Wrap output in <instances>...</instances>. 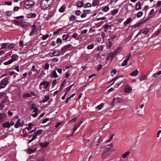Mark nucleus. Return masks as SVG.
<instances>
[{
    "label": "nucleus",
    "mask_w": 161,
    "mask_h": 161,
    "mask_svg": "<svg viewBox=\"0 0 161 161\" xmlns=\"http://www.w3.org/2000/svg\"><path fill=\"white\" fill-rule=\"evenodd\" d=\"M54 0H42L41 3V7L44 8H48L52 5Z\"/></svg>",
    "instance_id": "obj_1"
},
{
    "label": "nucleus",
    "mask_w": 161,
    "mask_h": 161,
    "mask_svg": "<svg viewBox=\"0 0 161 161\" xmlns=\"http://www.w3.org/2000/svg\"><path fill=\"white\" fill-rule=\"evenodd\" d=\"M8 79L5 78L2 80L0 82V89L4 88L8 84Z\"/></svg>",
    "instance_id": "obj_2"
},
{
    "label": "nucleus",
    "mask_w": 161,
    "mask_h": 161,
    "mask_svg": "<svg viewBox=\"0 0 161 161\" xmlns=\"http://www.w3.org/2000/svg\"><path fill=\"white\" fill-rule=\"evenodd\" d=\"M35 3V2L32 0H27L25 3V6L27 8H30L32 5H34Z\"/></svg>",
    "instance_id": "obj_3"
},
{
    "label": "nucleus",
    "mask_w": 161,
    "mask_h": 161,
    "mask_svg": "<svg viewBox=\"0 0 161 161\" xmlns=\"http://www.w3.org/2000/svg\"><path fill=\"white\" fill-rule=\"evenodd\" d=\"M144 106V104H143L138 105L136 107V109L137 110V112L138 113L142 114V110L141 109Z\"/></svg>",
    "instance_id": "obj_4"
},
{
    "label": "nucleus",
    "mask_w": 161,
    "mask_h": 161,
    "mask_svg": "<svg viewBox=\"0 0 161 161\" xmlns=\"http://www.w3.org/2000/svg\"><path fill=\"white\" fill-rule=\"evenodd\" d=\"M132 89L131 86L129 85H126L125 86L124 89V92L126 93L130 92L132 90Z\"/></svg>",
    "instance_id": "obj_5"
},
{
    "label": "nucleus",
    "mask_w": 161,
    "mask_h": 161,
    "mask_svg": "<svg viewBox=\"0 0 161 161\" xmlns=\"http://www.w3.org/2000/svg\"><path fill=\"white\" fill-rule=\"evenodd\" d=\"M49 85V82L47 81H43L41 82L40 84V89H41L42 86H43L45 89H47Z\"/></svg>",
    "instance_id": "obj_6"
},
{
    "label": "nucleus",
    "mask_w": 161,
    "mask_h": 161,
    "mask_svg": "<svg viewBox=\"0 0 161 161\" xmlns=\"http://www.w3.org/2000/svg\"><path fill=\"white\" fill-rule=\"evenodd\" d=\"M71 46V45L70 44H68L67 45H65L62 47L61 48V50H62V52L63 53H65L66 52L69 48Z\"/></svg>",
    "instance_id": "obj_7"
},
{
    "label": "nucleus",
    "mask_w": 161,
    "mask_h": 161,
    "mask_svg": "<svg viewBox=\"0 0 161 161\" xmlns=\"http://www.w3.org/2000/svg\"><path fill=\"white\" fill-rule=\"evenodd\" d=\"M147 21V19H145V20L141 21L138 23H136L134 26H133L134 28H136L137 27L140 26L141 24H144L145 22H146Z\"/></svg>",
    "instance_id": "obj_8"
},
{
    "label": "nucleus",
    "mask_w": 161,
    "mask_h": 161,
    "mask_svg": "<svg viewBox=\"0 0 161 161\" xmlns=\"http://www.w3.org/2000/svg\"><path fill=\"white\" fill-rule=\"evenodd\" d=\"M130 54H129L128 55L127 58L126 59H125L122 63V66H125L127 65V62L129 60V58L130 57Z\"/></svg>",
    "instance_id": "obj_9"
},
{
    "label": "nucleus",
    "mask_w": 161,
    "mask_h": 161,
    "mask_svg": "<svg viewBox=\"0 0 161 161\" xmlns=\"http://www.w3.org/2000/svg\"><path fill=\"white\" fill-rule=\"evenodd\" d=\"M6 115L4 113H0V123L3 121L5 119Z\"/></svg>",
    "instance_id": "obj_10"
},
{
    "label": "nucleus",
    "mask_w": 161,
    "mask_h": 161,
    "mask_svg": "<svg viewBox=\"0 0 161 161\" xmlns=\"http://www.w3.org/2000/svg\"><path fill=\"white\" fill-rule=\"evenodd\" d=\"M20 25L23 28H26L29 26V24L25 21L21 22Z\"/></svg>",
    "instance_id": "obj_11"
},
{
    "label": "nucleus",
    "mask_w": 161,
    "mask_h": 161,
    "mask_svg": "<svg viewBox=\"0 0 161 161\" xmlns=\"http://www.w3.org/2000/svg\"><path fill=\"white\" fill-rule=\"evenodd\" d=\"M135 8L137 10H140L142 8L141 3L140 2H138L136 3Z\"/></svg>",
    "instance_id": "obj_12"
},
{
    "label": "nucleus",
    "mask_w": 161,
    "mask_h": 161,
    "mask_svg": "<svg viewBox=\"0 0 161 161\" xmlns=\"http://www.w3.org/2000/svg\"><path fill=\"white\" fill-rule=\"evenodd\" d=\"M82 121H80V122L78 123L75 126L73 130V132H74L80 126L82 123Z\"/></svg>",
    "instance_id": "obj_13"
},
{
    "label": "nucleus",
    "mask_w": 161,
    "mask_h": 161,
    "mask_svg": "<svg viewBox=\"0 0 161 161\" xmlns=\"http://www.w3.org/2000/svg\"><path fill=\"white\" fill-rule=\"evenodd\" d=\"M115 101L116 103H121L122 102V99L119 97H117L116 98H114V102Z\"/></svg>",
    "instance_id": "obj_14"
},
{
    "label": "nucleus",
    "mask_w": 161,
    "mask_h": 161,
    "mask_svg": "<svg viewBox=\"0 0 161 161\" xmlns=\"http://www.w3.org/2000/svg\"><path fill=\"white\" fill-rule=\"evenodd\" d=\"M36 16V14L35 13H30L26 15V17L27 18H34Z\"/></svg>",
    "instance_id": "obj_15"
},
{
    "label": "nucleus",
    "mask_w": 161,
    "mask_h": 161,
    "mask_svg": "<svg viewBox=\"0 0 161 161\" xmlns=\"http://www.w3.org/2000/svg\"><path fill=\"white\" fill-rule=\"evenodd\" d=\"M49 144V142H46L44 143L42 142L40 143L39 145L42 147H47Z\"/></svg>",
    "instance_id": "obj_16"
},
{
    "label": "nucleus",
    "mask_w": 161,
    "mask_h": 161,
    "mask_svg": "<svg viewBox=\"0 0 161 161\" xmlns=\"http://www.w3.org/2000/svg\"><path fill=\"white\" fill-rule=\"evenodd\" d=\"M84 3L82 1H78L76 3V6L79 8H81L83 6Z\"/></svg>",
    "instance_id": "obj_17"
},
{
    "label": "nucleus",
    "mask_w": 161,
    "mask_h": 161,
    "mask_svg": "<svg viewBox=\"0 0 161 161\" xmlns=\"http://www.w3.org/2000/svg\"><path fill=\"white\" fill-rule=\"evenodd\" d=\"M54 56H58L61 53L60 51L59 50H55L53 52Z\"/></svg>",
    "instance_id": "obj_18"
},
{
    "label": "nucleus",
    "mask_w": 161,
    "mask_h": 161,
    "mask_svg": "<svg viewBox=\"0 0 161 161\" xmlns=\"http://www.w3.org/2000/svg\"><path fill=\"white\" fill-rule=\"evenodd\" d=\"M21 123L20 122V119H18L17 122H16L14 126L15 127L17 128H18L19 126H22V125H20Z\"/></svg>",
    "instance_id": "obj_19"
},
{
    "label": "nucleus",
    "mask_w": 161,
    "mask_h": 161,
    "mask_svg": "<svg viewBox=\"0 0 161 161\" xmlns=\"http://www.w3.org/2000/svg\"><path fill=\"white\" fill-rule=\"evenodd\" d=\"M11 59L13 60V62L14 61H16L18 59V56L15 54H13L11 56Z\"/></svg>",
    "instance_id": "obj_20"
},
{
    "label": "nucleus",
    "mask_w": 161,
    "mask_h": 161,
    "mask_svg": "<svg viewBox=\"0 0 161 161\" xmlns=\"http://www.w3.org/2000/svg\"><path fill=\"white\" fill-rule=\"evenodd\" d=\"M130 152L129 151H127L125 153H123L122 155V158H125L127 157L129 155Z\"/></svg>",
    "instance_id": "obj_21"
},
{
    "label": "nucleus",
    "mask_w": 161,
    "mask_h": 161,
    "mask_svg": "<svg viewBox=\"0 0 161 161\" xmlns=\"http://www.w3.org/2000/svg\"><path fill=\"white\" fill-rule=\"evenodd\" d=\"M138 71L137 70H136L132 72L130 74L131 76H135L137 75L138 74Z\"/></svg>",
    "instance_id": "obj_22"
},
{
    "label": "nucleus",
    "mask_w": 161,
    "mask_h": 161,
    "mask_svg": "<svg viewBox=\"0 0 161 161\" xmlns=\"http://www.w3.org/2000/svg\"><path fill=\"white\" fill-rule=\"evenodd\" d=\"M3 126L5 128H9L10 127V125L9 122H7L3 124Z\"/></svg>",
    "instance_id": "obj_23"
},
{
    "label": "nucleus",
    "mask_w": 161,
    "mask_h": 161,
    "mask_svg": "<svg viewBox=\"0 0 161 161\" xmlns=\"http://www.w3.org/2000/svg\"><path fill=\"white\" fill-rule=\"evenodd\" d=\"M103 103H101L99 105L97 106L96 107V111H97L101 109L103 106Z\"/></svg>",
    "instance_id": "obj_24"
},
{
    "label": "nucleus",
    "mask_w": 161,
    "mask_h": 161,
    "mask_svg": "<svg viewBox=\"0 0 161 161\" xmlns=\"http://www.w3.org/2000/svg\"><path fill=\"white\" fill-rule=\"evenodd\" d=\"M111 28V27L110 26L108 25H106L104 27V31L105 32H107L108 30H110Z\"/></svg>",
    "instance_id": "obj_25"
},
{
    "label": "nucleus",
    "mask_w": 161,
    "mask_h": 161,
    "mask_svg": "<svg viewBox=\"0 0 161 161\" xmlns=\"http://www.w3.org/2000/svg\"><path fill=\"white\" fill-rule=\"evenodd\" d=\"M52 76L54 78H57L58 77V76L55 70H53L52 74Z\"/></svg>",
    "instance_id": "obj_26"
},
{
    "label": "nucleus",
    "mask_w": 161,
    "mask_h": 161,
    "mask_svg": "<svg viewBox=\"0 0 161 161\" xmlns=\"http://www.w3.org/2000/svg\"><path fill=\"white\" fill-rule=\"evenodd\" d=\"M131 20L132 19L131 18H129L126 20L124 23V25L125 26L126 25L131 21Z\"/></svg>",
    "instance_id": "obj_27"
},
{
    "label": "nucleus",
    "mask_w": 161,
    "mask_h": 161,
    "mask_svg": "<svg viewBox=\"0 0 161 161\" xmlns=\"http://www.w3.org/2000/svg\"><path fill=\"white\" fill-rule=\"evenodd\" d=\"M32 30L30 34V35L32 36V35L34 34L35 31V30L36 29V26L35 25H32Z\"/></svg>",
    "instance_id": "obj_28"
},
{
    "label": "nucleus",
    "mask_w": 161,
    "mask_h": 161,
    "mask_svg": "<svg viewBox=\"0 0 161 161\" xmlns=\"http://www.w3.org/2000/svg\"><path fill=\"white\" fill-rule=\"evenodd\" d=\"M49 99V96L48 95H46L45 96L44 98L42 99V102L43 103H45Z\"/></svg>",
    "instance_id": "obj_29"
},
{
    "label": "nucleus",
    "mask_w": 161,
    "mask_h": 161,
    "mask_svg": "<svg viewBox=\"0 0 161 161\" xmlns=\"http://www.w3.org/2000/svg\"><path fill=\"white\" fill-rule=\"evenodd\" d=\"M13 62V60H11V59L8 60L7 61L5 62L3 64L5 65H8L10 64Z\"/></svg>",
    "instance_id": "obj_30"
},
{
    "label": "nucleus",
    "mask_w": 161,
    "mask_h": 161,
    "mask_svg": "<svg viewBox=\"0 0 161 161\" xmlns=\"http://www.w3.org/2000/svg\"><path fill=\"white\" fill-rule=\"evenodd\" d=\"M113 146L111 144H110L107 146V148L110 149L111 150V151L113 152L114 150L113 148Z\"/></svg>",
    "instance_id": "obj_31"
},
{
    "label": "nucleus",
    "mask_w": 161,
    "mask_h": 161,
    "mask_svg": "<svg viewBox=\"0 0 161 161\" xmlns=\"http://www.w3.org/2000/svg\"><path fill=\"white\" fill-rule=\"evenodd\" d=\"M147 77L145 75H143L140 78L139 80L141 81L145 80H147Z\"/></svg>",
    "instance_id": "obj_32"
},
{
    "label": "nucleus",
    "mask_w": 161,
    "mask_h": 161,
    "mask_svg": "<svg viewBox=\"0 0 161 161\" xmlns=\"http://www.w3.org/2000/svg\"><path fill=\"white\" fill-rule=\"evenodd\" d=\"M123 80H121L120 81L115 84L114 85V87L115 88L118 87L123 82Z\"/></svg>",
    "instance_id": "obj_33"
},
{
    "label": "nucleus",
    "mask_w": 161,
    "mask_h": 161,
    "mask_svg": "<svg viewBox=\"0 0 161 161\" xmlns=\"http://www.w3.org/2000/svg\"><path fill=\"white\" fill-rule=\"evenodd\" d=\"M43 131V130H42L40 129L38 130L36 132L34 133V134H36L35 135H36L37 136V135H39L41 134Z\"/></svg>",
    "instance_id": "obj_34"
},
{
    "label": "nucleus",
    "mask_w": 161,
    "mask_h": 161,
    "mask_svg": "<svg viewBox=\"0 0 161 161\" xmlns=\"http://www.w3.org/2000/svg\"><path fill=\"white\" fill-rule=\"evenodd\" d=\"M65 8V7H64V6H62L59 9V11L61 13H63L64 12Z\"/></svg>",
    "instance_id": "obj_35"
},
{
    "label": "nucleus",
    "mask_w": 161,
    "mask_h": 161,
    "mask_svg": "<svg viewBox=\"0 0 161 161\" xmlns=\"http://www.w3.org/2000/svg\"><path fill=\"white\" fill-rule=\"evenodd\" d=\"M103 49V47L102 46H98L97 48V51L99 52V53L101 52Z\"/></svg>",
    "instance_id": "obj_36"
},
{
    "label": "nucleus",
    "mask_w": 161,
    "mask_h": 161,
    "mask_svg": "<svg viewBox=\"0 0 161 161\" xmlns=\"http://www.w3.org/2000/svg\"><path fill=\"white\" fill-rule=\"evenodd\" d=\"M31 96V95L29 93H26L23 95V97L24 98L30 97Z\"/></svg>",
    "instance_id": "obj_37"
},
{
    "label": "nucleus",
    "mask_w": 161,
    "mask_h": 161,
    "mask_svg": "<svg viewBox=\"0 0 161 161\" xmlns=\"http://www.w3.org/2000/svg\"><path fill=\"white\" fill-rule=\"evenodd\" d=\"M66 80H64L63 81L61 84V86L60 88V89L61 90H62V88L64 87L65 85V83L66 82Z\"/></svg>",
    "instance_id": "obj_38"
},
{
    "label": "nucleus",
    "mask_w": 161,
    "mask_h": 161,
    "mask_svg": "<svg viewBox=\"0 0 161 161\" xmlns=\"http://www.w3.org/2000/svg\"><path fill=\"white\" fill-rule=\"evenodd\" d=\"M33 126H34V125H33L32 123H29L28 124V127H26L25 129H28V130H30L32 129L31 127Z\"/></svg>",
    "instance_id": "obj_39"
},
{
    "label": "nucleus",
    "mask_w": 161,
    "mask_h": 161,
    "mask_svg": "<svg viewBox=\"0 0 161 161\" xmlns=\"http://www.w3.org/2000/svg\"><path fill=\"white\" fill-rule=\"evenodd\" d=\"M143 13L142 11H139L136 14L137 17L138 18L140 17L141 16H142Z\"/></svg>",
    "instance_id": "obj_40"
},
{
    "label": "nucleus",
    "mask_w": 161,
    "mask_h": 161,
    "mask_svg": "<svg viewBox=\"0 0 161 161\" xmlns=\"http://www.w3.org/2000/svg\"><path fill=\"white\" fill-rule=\"evenodd\" d=\"M120 50H121V47H118L115 49L114 53L116 54H117V53L120 52Z\"/></svg>",
    "instance_id": "obj_41"
},
{
    "label": "nucleus",
    "mask_w": 161,
    "mask_h": 161,
    "mask_svg": "<svg viewBox=\"0 0 161 161\" xmlns=\"http://www.w3.org/2000/svg\"><path fill=\"white\" fill-rule=\"evenodd\" d=\"M74 86V84L71 85L69 87H67L66 88V93H68L69 92V91L70 90L71 88L72 87V86Z\"/></svg>",
    "instance_id": "obj_42"
},
{
    "label": "nucleus",
    "mask_w": 161,
    "mask_h": 161,
    "mask_svg": "<svg viewBox=\"0 0 161 161\" xmlns=\"http://www.w3.org/2000/svg\"><path fill=\"white\" fill-rule=\"evenodd\" d=\"M98 3V1H93V2L92 4V5L93 7H95L97 5V3Z\"/></svg>",
    "instance_id": "obj_43"
},
{
    "label": "nucleus",
    "mask_w": 161,
    "mask_h": 161,
    "mask_svg": "<svg viewBox=\"0 0 161 161\" xmlns=\"http://www.w3.org/2000/svg\"><path fill=\"white\" fill-rule=\"evenodd\" d=\"M22 133L24 134L23 135L24 136H27L28 135V133L26 132L25 129H23L22 130Z\"/></svg>",
    "instance_id": "obj_44"
},
{
    "label": "nucleus",
    "mask_w": 161,
    "mask_h": 161,
    "mask_svg": "<svg viewBox=\"0 0 161 161\" xmlns=\"http://www.w3.org/2000/svg\"><path fill=\"white\" fill-rule=\"evenodd\" d=\"M36 149H34V150H32V149H28V153L29 154H31L32 153H33V152H35L36 151Z\"/></svg>",
    "instance_id": "obj_45"
},
{
    "label": "nucleus",
    "mask_w": 161,
    "mask_h": 161,
    "mask_svg": "<svg viewBox=\"0 0 161 161\" xmlns=\"http://www.w3.org/2000/svg\"><path fill=\"white\" fill-rule=\"evenodd\" d=\"M109 7L108 6H106L104 8H103L102 11L103 12H107L109 10Z\"/></svg>",
    "instance_id": "obj_46"
},
{
    "label": "nucleus",
    "mask_w": 161,
    "mask_h": 161,
    "mask_svg": "<svg viewBox=\"0 0 161 161\" xmlns=\"http://www.w3.org/2000/svg\"><path fill=\"white\" fill-rule=\"evenodd\" d=\"M69 18V20L71 21L74 20L76 19L74 15H72L70 16Z\"/></svg>",
    "instance_id": "obj_47"
},
{
    "label": "nucleus",
    "mask_w": 161,
    "mask_h": 161,
    "mask_svg": "<svg viewBox=\"0 0 161 161\" xmlns=\"http://www.w3.org/2000/svg\"><path fill=\"white\" fill-rule=\"evenodd\" d=\"M116 73V70L115 69H113L111 71V74L112 76H113Z\"/></svg>",
    "instance_id": "obj_48"
},
{
    "label": "nucleus",
    "mask_w": 161,
    "mask_h": 161,
    "mask_svg": "<svg viewBox=\"0 0 161 161\" xmlns=\"http://www.w3.org/2000/svg\"><path fill=\"white\" fill-rule=\"evenodd\" d=\"M8 43H4L2 44V46L0 49H3L7 47Z\"/></svg>",
    "instance_id": "obj_49"
},
{
    "label": "nucleus",
    "mask_w": 161,
    "mask_h": 161,
    "mask_svg": "<svg viewBox=\"0 0 161 161\" xmlns=\"http://www.w3.org/2000/svg\"><path fill=\"white\" fill-rule=\"evenodd\" d=\"M160 74H161V73H159V71H158L157 73H155L153 74V77L154 78H156L158 75Z\"/></svg>",
    "instance_id": "obj_50"
},
{
    "label": "nucleus",
    "mask_w": 161,
    "mask_h": 161,
    "mask_svg": "<svg viewBox=\"0 0 161 161\" xmlns=\"http://www.w3.org/2000/svg\"><path fill=\"white\" fill-rule=\"evenodd\" d=\"M69 36V35H68L67 34H65V35H63L62 36L63 39V40H66L68 38Z\"/></svg>",
    "instance_id": "obj_51"
},
{
    "label": "nucleus",
    "mask_w": 161,
    "mask_h": 161,
    "mask_svg": "<svg viewBox=\"0 0 161 161\" xmlns=\"http://www.w3.org/2000/svg\"><path fill=\"white\" fill-rule=\"evenodd\" d=\"M94 47V44H91L88 45L87 47V48L88 49H91L93 48Z\"/></svg>",
    "instance_id": "obj_52"
},
{
    "label": "nucleus",
    "mask_w": 161,
    "mask_h": 161,
    "mask_svg": "<svg viewBox=\"0 0 161 161\" xmlns=\"http://www.w3.org/2000/svg\"><path fill=\"white\" fill-rule=\"evenodd\" d=\"M36 138V135H34L32 138L28 142V143H29L31 142L32 141H33Z\"/></svg>",
    "instance_id": "obj_53"
},
{
    "label": "nucleus",
    "mask_w": 161,
    "mask_h": 161,
    "mask_svg": "<svg viewBox=\"0 0 161 161\" xmlns=\"http://www.w3.org/2000/svg\"><path fill=\"white\" fill-rule=\"evenodd\" d=\"M118 12V10L117 9H114L111 11V14H117Z\"/></svg>",
    "instance_id": "obj_54"
},
{
    "label": "nucleus",
    "mask_w": 161,
    "mask_h": 161,
    "mask_svg": "<svg viewBox=\"0 0 161 161\" xmlns=\"http://www.w3.org/2000/svg\"><path fill=\"white\" fill-rule=\"evenodd\" d=\"M48 35H46L42 36V38L43 40H44L46 39L48 37Z\"/></svg>",
    "instance_id": "obj_55"
},
{
    "label": "nucleus",
    "mask_w": 161,
    "mask_h": 161,
    "mask_svg": "<svg viewBox=\"0 0 161 161\" xmlns=\"http://www.w3.org/2000/svg\"><path fill=\"white\" fill-rule=\"evenodd\" d=\"M92 6L91 4L89 3H86V4L84 6V8H86L88 7H91Z\"/></svg>",
    "instance_id": "obj_56"
},
{
    "label": "nucleus",
    "mask_w": 161,
    "mask_h": 161,
    "mask_svg": "<svg viewBox=\"0 0 161 161\" xmlns=\"http://www.w3.org/2000/svg\"><path fill=\"white\" fill-rule=\"evenodd\" d=\"M77 119V117L74 118L71 120H70L69 122V123H73L76 121Z\"/></svg>",
    "instance_id": "obj_57"
},
{
    "label": "nucleus",
    "mask_w": 161,
    "mask_h": 161,
    "mask_svg": "<svg viewBox=\"0 0 161 161\" xmlns=\"http://www.w3.org/2000/svg\"><path fill=\"white\" fill-rule=\"evenodd\" d=\"M148 29L146 28L143 30V33L145 35H146L148 33Z\"/></svg>",
    "instance_id": "obj_58"
},
{
    "label": "nucleus",
    "mask_w": 161,
    "mask_h": 161,
    "mask_svg": "<svg viewBox=\"0 0 161 161\" xmlns=\"http://www.w3.org/2000/svg\"><path fill=\"white\" fill-rule=\"evenodd\" d=\"M5 95V92H0V98H1L3 97H4Z\"/></svg>",
    "instance_id": "obj_59"
},
{
    "label": "nucleus",
    "mask_w": 161,
    "mask_h": 161,
    "mask_svg": "<svg viewBox=\"0 0 161 161\" xmlns=\"http://www.w3.org/2000/svg\"><path fill=\"white\" fill-rule=\"evenodd\" d=\"M116 54L115 53H113L110 54V56L112 59H113L114 57Z\"/></svg>",
    "instance_id": "obj_60"
},
{
    "label": "nucleus",
    "mask_w": 161,
    "mask_h": 161,
    "mask_svg": "<svg viewBox=\"0 0 161 161\" xmlns=\"http://www.w3.org/2000/svg\"><path fill=\"white\" fill-rule=\"evenodd\" d=\"M49 64L48 63L46 64L45 66V69L46 70L48 69L49 68Z\"/></svg>",
    "instance_id": "obj_61"
},
{
    "label": "nucleus",
    "mask_w": 161,
    "mask_h": 161,
    "mask_svg": "<svg viewBox=\"0 0 161 161\" xmlns=\"http://www.w3.org/2000/svg\"><path fill=\"white\" fill-rule=\"evenodd\" d=\"M81 14V12L80 10H77L75 13V14L77 15H79Z\"/></svg>",
    "instance_id": "obj_62"
},
{
    "label": "nucleus",
    "mask_w": 161,
    "mask_h": 161,
    "mask_svg": "<svg viewBox=\"0 0 161 161\" xmlns=\"http://www.w3.org/2000/svg\"><path fill=\"white\" fill-rule=\"evenodd\" d=\"M49 120V118H47L44 119L42 122V123L43 124L46 123Z\"/></svg>",
    "instance_id": "obj_63"
},
{
    "label": "nucleus",
    "mask_w": 161,
    "mask_h": 161,
    "mask_svg": "<svg viewBox=\"0 0 161 161\" xmlns=\"http://www.w3.org/2000/svg\"><path fill=\"white\" fill-rule=\"evenodd\" d=\"M58 59L57 58H53L52 59V61L53 62H57L58 61Z\"/></svg>",
    "instance_id": "obj_64"
}]
</instances>
